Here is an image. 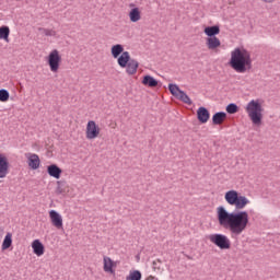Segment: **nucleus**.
Instances as JSON below:
<instances>
[{
  "instance_id": "32",
  "label": "nucleus",
  "mask_w": 280,
  "mask_h": 280,
  "mask_svg": "<svg viewBox=\"0 0 280 280\" xmlns=\"http://www.w3.org/2000/svg\"><path fill=\"white\" fill-rule=\"evenodd\" d=\"M262 1H265V3H272V1L275 0H262Z\"/></svg>"
},
{
  "instance_id": "9",
  "label": "nucleus",
  "mask_w": 280,
  "mask_h": 280,
  "mask_svg": "<svg viewBox=\"0 0 280 280\" xmlns=\"http://www.w3.org/2000/svg\"><path fill=\"white\" fill-rule=\"evenodd\" d=\"M10 173V161L5 154H0V178H5Z\"/></svg>"
},
{
  "instance_id": "31",
  "label": "nucleus",
  "mask_w": 280,
  "mask_h": 280,
  "mask_svg": "<svg viewBox=\"0 0 280 280\" xmlns=\"http://www.w3.org/2000/svg\"><path fill=\"white\" fill-rule=\"evenodd\" d=\"M156 264H162L161 259L154 260V261L152 262L154 270H161V266H159V265H156Z\"/></svg>"
},
{
  "instance_id": "25",
  "label": "nucleus",
  "mask_w": 280,
  "mask_h": 280,
  "mask_svg": "<svg viewBox=\"0 0 280 280\" xmlns=\"http://www.w3.org/2000/svg\"><path fill=\"white\" fill-rule=\"evenodd\" d=\"M168 91L171 93V95H173V97H178V93H180L183 90H180V88L174 83H170L168 84Z\"/></svg>"
},
{
  "instance_id": "16",
  "label": "nucleus",
  "mask_w": 280,
  "mask_h": 280,
  "mask_svg": "<svg viewBox=\"0 0 280 280\" xmlns=\"http://www.w3.org/2000/svg\"><path fill=\"white\" fill-rule=\"evenodd\" d=\"M142 84L149 89H156V86H159V80L154 79V77L150 74H145L142 77Z\"/></svg>"
},
{
  "instance_id": "11",
  "label": "nucleus",
  "mask_w": 280,
  "mask_h": 280,
  "mask_svg": "<svg viewBox=\"0 0 280 280\" xmlns=\"http://www.w3.org/2000/svg\"><path fill=\"white\" fill-rule=\"evenodd\" d=\"M211 117V113H209V109L205 106H201L197 109V119L199 124H207Z\"/></svg>"
},
{
  "instance_id": "28",
  "label": "nucleus",
  "mask_w": 280,
  "mask_h": 280,
  "mask_svg": "<svg viewBox=\"0 0 280 280\" xmlns=\"http://www.w3.org/2000/svg\"><path fill=\"white\" fill-rule=\"evenodd\" d=\"M141 271L139 270H133L130 271L129 275L126 277V280H141L142 279Z\"/></svg>"
},
{
  "instance_id": "4",
  "label": "nucleus",
  "mask_w": 280,
  "mask_h": 280,
  "mask_svg": "<svg viewBox=\"0 0 280 280\" xmlns=\"http://www.w3.org/2000/svg\"><path fill=\"white\" fill-rule=\"evenodd\" d=\"M225 202H228V205H231L232 207H235V209H237V211L244 209L246 207V205L250 203V200H248V198H246V196H242V194H240L237 190H228L225 192Z\"/></svg>"
},
{
  "instance_id": "18",
  "label": "nucleus",
  "mask_w": 280,
  "mask_h": 280,
  "mask_svg": "<svg viewBox=\"0 0 280 280\" xmlns=\"http://www.w3.org/2000/svg\"><path fill=\"white\" fill-rule=\"evenodd\" d=\"M206 45L208 47V49H218V47H220L222 45V42H220V38L218 37H208L206 39Z\"/></svg>"
},
{
  "instance_id": "23",
  "label": "nucleus",
  "mask_w": 280,
  "mask_h": 280,
  "mask_svg": "<svg viewBox=\"0 0 280 280\" xmlns=\"http://www.w3.org/2000/svg\"><path fill=\"white\" fill-rule=\"evenodd\" d=\"M179 102H184V104H188V106H191L194 102H191V98H189V95L185 93V91L182 90V92L178 93L177 98Z\"/></svg>"
},
{
  "instance_id": "22",
  "label": "nucleus",
  "mask_w": 280,
  "mask_h": 280,
  "mask_svg": "<svg viewBox=\"0 0 280 280\" xmlns=\"http://www.w3.org/2000/svg\"><path fill=\"white\" fill-rule=\"evenodd\" d=\"M0 40H5L10 43V27L2 25L0 26Z\"/></svg>"
},
{
  "instance_id": "12",
  "label": "nucleus",
  "mask_w": 280,
  "mask_h": 280,
  "mask_svg": "<svg viewBox=\"0 0 280 280\" xmlns=\"http://www.w3.org/2000/svg\"><path fill=\"white\" fill-rule=\"evenodd\" d=\"M103 270L105 272H109L110 275H115V269L113 268H117V262H115L113 259H110V257L108 256H104L103 258Z\"/></svg>"
},
{
  "instance_id": "20",
  "label": "nucleus",
  "mask_w": 280,
  "mask_h": 280,
  "mask_svg": "<svg viewBox=\"0 0 280 280\" xmlns=\"http://www.w3.org/2000/svg\"><path fill=\"white\" fill-rule=\"evenodd\" d=\"M129 19L131 23H138V21H141V10L139 8H133L129 11Z\"/></svg>"
},
{
  "instance_id": "33",
  "label": "nucleus",
  "mask_w": 280,
  "mask_h": 280,
  "mask_svg": "<svg viewBox=\"0 0 280 280\" xmlns=\"http://www.w3.org/2000/svg\"><path fill=\"white\" fill-rule=\"evenodd\" d=\"M132 5H135V4H130V8H132Z\"/></svg>"
},
{
  "instance_id": "17",
  "label": "nucleus",
  "mask_w": 280,
  "mask_h": 280,
  "mask_svg": "<svg viewBox=\"0 0 280 280\" xmlns=\"http://www.w3.org/2000/svg\"><path fill=\"white\" fill-rule=\"evenodd\" d=\"M203 33L208 38H217L218 34H220V25L206 26Z\"/></svg>"
},
{
  "instance_id": "27",
  "label": "nucleus",
  "mask_w": 280,
  "mask_h": 280,
  "mask_svg": "<svg viewBox=\"0 0 280 280\" xmlns=\"http://www.w3.org/2000/svg\"><path fill=\"white\" fill-rule=\"evenodd\" d=\"M12 246V234L8 233L2 242V250H8Z\"/></svg>"
},
{
  "instance_id": "15",
  "label": "nucleus",
  "mask_w": 280,
  "mask_h": 280,
  "mask_svg": "<svg viewBox=\"0 0 280 280\" xmlns=\"http://www.w3.org/2000/svg\"><path fill=\"white\" fill-rule=\"evenodd\" d=\"M32 248L34 255H36L37 257H43V255H45V245L43 244V242H40V240L33 241Z\"/></svg>"
},
{
  "instance_id": "13",
  "label": "nucleus",
  "mask_w": 280,
  "mask_h": 280,
  "mask_svg": "<svg viewBox=\"0 0 280 280\" xmlns=\"http://www.w3.org/2000/svg\"><path fill=\"white\" fill-rule=\"evenodd\" d=\"M49 218H50L52 226H56V229H62V215H60V213H58V211L50 210Z\"/></svg>"
},
{
  "instance_id": "1",
  "label": "nucleus",
  "mask_w": 280,
  "mask_h": 280,
  "mask_svg": "<svg viewBox=\"0 0 280 280\" xmlns=\"http://www.w3.org/2000/svg\"><path fill=\"white\" fill-rule=\"evenodd\" d=\"M217 220L220 226L228 229L233 235H242L249 223L247 211L229 212L224 206L217 208Z\"/></svg>"
},
{
  "instance_id": "2",
  "label": "nucleus",
  "mask_w": 280,
  "mask_h": 280,
  "mask_svg": "<svg viewBox=\"0 0 280 280\" xmlns=\"http://www.w3.org/2000/svg\"><path fill=\"white\" fill-rule=\"evenodd\" d=\"M229 66L231 69H234L236 73H246V71H250V69H253L250 52L246 50V48H235L231 52Z\"/></svg>"
},
{
  "instance_id": "21",
  "label": "nucleus",
  "mask_w": 280,
  "mask_h": 280,
  "mask_svg": "<svg viewBox=\"0 0 280 280\" xmlns=\"http://www.w3.org/2000/svg\"><path fill=\"white\" fill-rule=\"evenodd\" d=\"M67 182L65 180H58L57 182V188H56V194L57 196H65V194H67Z\"/></svg>"
},
{
  "instance_id": "30",
  "label": "nucleus",
  "mask_w": 280,
  "mask_h": 280,
  "mask_svg": "<svg viewBox=\"0 0 280 280\" xmlns=\"http://www.w3.org/2000/svg\"><path fill=\"white\" fill-rule=\"evenodd\" d=\"M38 31L45 34V36H56V31L54 30L39 27Z\"/></svg>"
},
{
  "instance_id": "14",
  "label": "nucleus",
  "mask_w": 280,
  "mask_h": 280,
  "mask_svg": "<svg viewBox=\"0 0 280 280\" xmlns=\"http://www.w3.org/2000/svg\"><path fill=\"white\" fill-rule=\"evenodd\" d=\"M47 174L58 180L62 176V168L58 164H50L47 166Z\"/></svg>"
},
{
  "instance_id": "8",
  "label": "nucleus",
  "mask_w": 280,
  "mask_h": 280,
  "mask_svg": "<svg viewBox=\"0 0 280 280\" xmlns=\"http://www.w3.org/2000/svg\"><path fill=\"white\" fill-rule=\"evenodd\" d=\"M100 126H97V122H95V120H89L85 130L86 139H97L100 137Z\"/></svg>"
},
{
  "instance_id": "24",
  "label": "nucleus",
  "mask_w": 280,
  "mask_h": 280,
  "mask_svg": "<svg viewBox=\"0 0 280 280\" xmlns=\"http://www.w3.org/2000/svg\"><path fill=\"white\" fill-rule=\"evenodd\" d=\"M121 54H124V45L116 44V45L112 46V56H113V58H117Z\"/></svg>"
},
{
  "instance_id": "3",
  "label": "nucleus",
  "mask_w": 280,
  "mask_h": 280,
  "mask_svg": "<svg viewBox=\"0 0 280 280\" xmlns=\"http://www.w3.org/2000/svg\"><path fill=\"white\" fill-rule=\"evenodd\" d=\"M245 110L254 126H261L264 121V107L259 100H252L245 107Z\"/></svg>"
},
{
  "instance_id": "29",
  "label": "nucleus",
  "mask_w": 280,
  "mask_h": 280,
  "mask_svg": "<svg viewBox=\"0 0 280 280\" xmlns=\"http://www.w3.org/2000/svg\"><path fill=\"white\" fill-rule=\"evenodd\" d=\"M10 100V92L5 89L0 90V102H8Z\"/></svg>"
},
{
  "instance_id": "6",
  "label": "nucleus",
  "mask_w": 280,
  "mask_h": 280,
  "mask_svg": "<svg viewBox=\"0 0 280 280\" xmlns=\"http://www.w3.org/2000/svg\"><path fill=\"white\" fill-rule=\"evenodd\" d=\"M209 240L214 246H218L220 250H229V248H231V240L224 234H211Z\"/></svg>"
},
{
  "instance_id": "5",
  "label": "nucleus",
  "mask_w": 280,
  "mask_h": 280,
  "mask_svg": "<svg viewBox=\"0 0 280 280\" xmlns=\"http://www.w3.org/2000/svg\"><path fill=\"white\" fill-rule=\"evenodd\" d=\"M117 62L121 69H126L128 75H135L139 69V61L130 58V52L124 51L117 57Z\"/></svg>"
},
{
  "instance_id": "10",
  "label": "nucleus",
  "mask_w": 280,
  "mask_h": 280,
  "mask_svg": "<svg viewBox=\"0 0 280 280\" xmlns=\"http://www.w3.org/2000/svg\"><path fill=\"white\" fill-rule=\"evenodd\" d=\"M27 165L31 170H38L40 167V158L35 153H26Z\"/></svg>"
},
{
  "instance_id": "7",
  "label": "nucleus",
  "mask_w": 280,
  "mask_h": 280,
  "mask_svg": "<svg viewBox=\"0 0 280 280\" xmlns=\"http://www.w3.org/2000/svg\"><path fill=\"white\" fill-rule=\"evenodd\" d=\"M60 62H62V57L60 56V52L57 49H54L48 55V65L52 73H58V70L60 69Z\"/></svg>"
},
{
  "instance_id": "26",
  "label": "nucleus",
  "mask_w": 280,
  "mask_h": 280,
  "mask_svg": "<svg viewBox=\"0 0 280 280\" xmlns=\"http://www.w3.org/2000/svg\"><path fill=\"white\" fill-rule=\"evenodd\" d=\"M225 110L229 115H235V113H240V106H237L235 103H230L225 107Z\"/></svg>"
},
{
  "instance_id": "19",
  "label": "nucleus",
  "mask_w": 280,
  "mask_h": 280,
  "mask_svg": "<svg viewBox=\"0 0 280 280\" xmlns=\"http://www.w3.org/2000/svg\"><path fill=\"white\" fill-rule=\"evenodd\" d=\"M224 119H226V113L225 112H217L212 116V124H213V126H220L222 124V121H224Z\"/></svg>"
}]
</instances>
